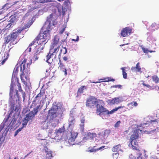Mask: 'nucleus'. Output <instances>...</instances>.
<instances>
[{"mask_svg": "<svg viewBox=\"0 0 159 159\" xmlns=\"http://www.w3.org/2000/svg\"><path fill=\"white\" fill-rule=\"evenodd\" d=\"M50 30L46 29V30L43 33L40 32L36 38L37 43H39L38 50H42L44 45L47 42L50 36L49 31Z\"/></svg>", "mask_w": 159, "mask_h": 159, "instance_id": "1", "label": "nucleus"}, {"mask_svg": "<svg viewBox=\"0 0 159 159\" xmlns=\"http://www.w3.org/2000/svg\"><path fill=\"white\" fill-rule=\"evenodd\" d=\"M22 30L20 29L14 30L12 33L5 38V43L7 44L10 42L12 44H16L18 42L17 38Z\"/></svg>", "mask_w": 159, "mask_h": 159, "instance_id": "2", "label": "nucleus"}, {"mask_svg": "<svg viewBox=\"0 0 159 159\" xmlns=\"http://www.w3.org/2000/svg\"><path fill=\"white\" fill-rule=\"evenodd\" d=\"M58 16L55 13H52L50 14L47 17L46 22L42 28V30H45L46 28L47 29L51 30L52 29L51 27L52 25L55 26L57 23V20Z\"/></svg>", "mask_w": 159, "mask_h": 159, "instance_id": "3", "label": "nucleus"}, {"mask_svg": "<svg viewBox=\"0 0 159 159\" xmlns=\"http://www.w3.org/2000/svg\"><path fill=\"white\" fill-rule=\"evenodd\" d=\"M139 130L136 129L134 131L130 138L129 143V146L131 147L133 150H135L139 151V144L138 141L137 140L139 137Z\"/></svg>", "mask_w": 159, "mask_h": 159, "instance_id": "4", "label": "nucleus"}, {"mask_svg": "<svg viewBox=\"0 0 159 159\" xmlns=\"http://www.w3.org/2000/svg\"><path fill=\"white\" fill-rule=\"evenodd\" d=\"M27 59L26 58H24L23 61L21 63L20 65V71L22 72V73L20 75V78L22 82L25 85H27V82L25 81L24 79V72L25 71L26 69V64H27L26 69L27 70H28L30 69V65L31 64V60H30V63H26Z\"/></svg>", "mask_w": 159, "mask_h": 159, "instance_id": "5", "label": "nucleus"}, {"mask_svg": "<svg viewBox=\"0 0 159 159\" xmlns=\"http://www.w3.org/2000/svg\"><path fill=\"white\" fill-rule=\"evenodd\" d=\"M46 98L45 91L43 90H41L40 93L34 98V100L33 102L32 106H35L36 105L35 102L36 101L39 102L40 104L42 103L43 105L45 101Z\"/></svg>", "mask_w": 159, "mask_h": 159, "instance_id": "6", "label": "nucleus"}, {"mask_svg": "<svg viewBox=\"0 0 159 159\" xmlns=\"http://www.w3.org/2000/svg\"><path fill=\"white\" fill-rule=\"evenodd\" d=\"M15 85V84L13 82L11 81L10 89L9 104L16 105L17 99L15 97V95L14 96L13 95L14 87Z\"/></svg>", "mask_w": 159, "mask_h": 159, "instance_id": "7", "label": "nucleus"}, {"mask_svg": "<svg viewBox=\"0 0 159 159\" xmlns=\"http://www.w3.org/2000/svg\"><path fill=\"white\" fill-rule=\"evenodd\" d=\"M98 101L97 98L93 96H90L86 100V106L91 108L95 107V105L98 103Z\"/></svg>", "mask_w": 159, "mask_h": 159, "instance_id": "8", "label": "nucleus"}, {"mask_svg": "<svg viewBox=\"0 0 159 159\" xmlns=\"http://www.w3.org/2000/svg\"><path fill=\"white\" fill-rule=\"evenodd\" d=\"M9 105L11 111H10L9 114L8 115H7L6 117H5L2 123L4 124L8 121L11 115L14 112V111L17 112L19 109V107L17 105L10 104H9Z\"/></svg>", "mask_w": 159, "mask_h": 159, "instance_id": "9", "label": "nucleus"}, {"mask_svg": "<svg viewBox=\"0 0 159 159\" xmlns=\"http://www.w3.org/2000/svg\"><path fill=\"white\" fill-rule=\"evenodd\" d=\"M96 107L97 112L99 113L98 115L102 117H103V116L106 115V114L108 113V112L107 111V110L103 106L99 104L98 103L97 104Z\"/></svg>", "mask_w": 159, "mask_h": 159, "instance_id": "10", "label": "nucleus"}, {"mask_svg": "<svg viewBox=\"0 0 159 159\" xmlns=\"http://www.w3.org/2000/svg\"><path fill=\"white\" fill-rule=\"evenodd\" d=\"M62 50H61L59 54L58 55V58L59 60V66H58V69L60 70L62 72H64V75H66L67 74L66 70L65 68V66L61 61L60 60L61 55V53Z\"/></svg>", "mask_w": 159, "mask_h": 159, "instance_id": "11", "label": "nucleus"}, {"mask_svg": "<svg viewBox=\"0 0 159 159\" xmlns=\"http://www.w3.org/2000/svg\"><path fill=\"white\" fill-rule=\"evenodd\" d=\"M132 29L129 27L123 28L121 32L120 35L123 37H125L130 35L131 33Z\"/></svg>", "mask_w": 159, "mask_h": 159, "instance_id": "12", "label": "nucleus"}, {"mask_svg": "<svg viewBox=\"0 0 159 159\" xmlns=\"http://www.w3.org/2000/svg\"><path fill=\"white\" fill-rule=\"evenodd\" d=\"M77 132H71L70 137L69 138L68 142L69 143L71 144H74V143L78 135Z\"/></svg>", "mask_w": 159, "mask_h": 159, "instance_id": "13", "label": "nucleus"}, {"mask_svg": "<svg viewBox=\"0 0 159 159\" xmlns=\"http://www.w3.org/2000/svg\"><path fill=\"white\" fill-rule=\"evenodd\" d=\"M131 70L133 72H142V68L140 66V63L138 62L136 64L135 67H132Z\"/></svg>", "mask_w": 159, "mask_h": 159, "instance_id": "14", "label": "nucleus"}, {"mask_svg": "<svg viewBox=\"0 0 159 159\" xmlns=\"http://www.w3.org/2000/svg\"><path fill=\"white\" fill-rule=\"evenodd\" d=\"M65 130V128L64 126L59 128L58 129H56L55 130V133L56 134V136H60V137H62V135L64 133Z\"/></svg>", "mask_w": 159, "mask_h": 159, "instance_id": "15", "label": "nucleus"}, {"mask_svg": "<svg viewBox=\"0 0 159 159\" xmlns=\"http://www.w3.org/2000/svg\"><path fill=\"white\" fill-rule=\"evenodd\" d=\"M60 45H58L57 46H55L52 48V47H50V50L51 54H52L53 55H55V58L56 57L57 53L59 50Z\"/></svg>", "mask_w": 159, "mask_h": 159, "instance_id": "16", "label": "nucleus"}, {"mask_svg": "<svg viewBox=\"0 0 159 159\" xmlns=\"http://www.w3.org/2000/svg\"><path fill=\"white\" fill-rule=\"evenodd\" d=\"M48 114L50 116L51 119L52 120L56 118L58 115V113L55 111V109L54 108L51 109L49 110Z\"/></svg>", "mask_w": 159, "mask_h": 159, "instance_id": "17", "label": "nucleus"}, {"mask_svg": "<svg viewBox=\"0 0 159 159\" xmlns=\"http://www.w3.org/2000/svg\"><path fill=\"white\" fill-rule=\"evenodd\" d=\"M109 103L111 104H118L122 101L120 99V97L115 98L109 100Z\"/></svg>", "mask_w": 159, "mask_h": 159, "instance_id": "18", "label": "nucleus"}, {"mask_svg": "<svg viewBox=\"0 0 159 159\" xmlns=\"http://www.w3.org/2000/svg\"><path fill=\"white\" fill-rule=\"evenodd\" d=\"M48 2V0H38L32 1V6H34L35 8H38L37 4L40 3H44Z\"/></svg>", "mask_w": 159, "mask_h": 159, "instance_id": "19", "label": "nucleus"}, {"mask_svg": "<svg viewBox=\"0 0 159 159\" xmlns=\"http://www.w3.org/2000/svg\"><path fill=\"white\" fill-rule=\"evenodd\" d=\"M10 49L8 52H5L4 56H3V59L0 61V66L3 65L8 58L9 56V52Z\"/></svg>", "mask_w": 159, "mask_h": 159, "instance_id": "20", "label": "nucleus"}, {"mask_svg": "<svg viewBox=\"0 0 159 159\" xmlns=\"http://www.w3.org/2000/svg\"><path fill=\"white\" fill-rule=\"evenodd\" d=\"M75 122V119L73 116H71L69 119V128H73Z\"/></svg>", "mask_w": 159, "mask_h": 159, "instance_id": "21", "label": "nucleus"}, {"mask_svg": "<svg viewBox=\"0 0 159 159\" xmlns=\"http://www.w3.org/2000/svg\"><path fill=\"white\" fill-rule=\"evenodd\" d=\"M16 79H17L18 83L17 86L18 87V90L20 92H21L22 95V97L23 98V100H24L25 98V93L23 91L22 89L20 84L18 82V79L16 78Z\"/></svg>", "mask_w": 159, "mask_h": 159, "instance_id": "22", "label": "nucleus"}, {"mask_svg": "<svg viewBox=\"0 0 159 159\" xmlns=\"http://www.w3.org/2000/svg\"><path fill=\"white\" fill-rule=\"evenodd\" d=\"M58 42L59 39H58L56 36H55L52 41V44L50 47H52V48H53L54 47H55V46H58V45H60L58 44Z\"/></svg>", "mask_w": 159, "mask_h": 159, "instance_id": "23", "label": "nucleus"}, {"mask_svg": "<svg viewBox=\"0 0 159 159\" xmlns=\"http://www.w3.org/2000/svg\"><path fill=\"white\" fill-rule=\"evenodd\" d=\"M84 89H87L86 86H81L78 90L76 97L77 98L80 95V94L81 93H83L84 92Z\"/></svg>", "mask_w": 159, "mask_h": 159, "instance_id": "24", "label": "nucleus"}, {"mask_svg": "<svg viewBox=\"0 0 159 159\" xmlns=\"http://www.w3.org/2000/svg\"><path fill=\"white\" fill-rule=\"evenodd\" d=\"M35 115L33 111H31L26 115L25 118H26V119H27L30 120L33 119Z\"/></svg>", "mask_w": 159, "mask_h": 159, "instance_id": "25", "label": "nucleus"}, {"mask_svg": "<svg viewBox=\"0 0 159 159\" xmlns=\"http://www.w3.org/2000/svg\"><path fill=\"white\" fill-rule=\"evenodd\" d=\"M53 55L52 54H51L50 52V51L49 50V52L48 53V54L46 56V61L49 63H51L52 61V59H51L52 56Z\"/></svg>", "mask_w": 159, "mask_h": 159, "instance_id": "26", "label": "nucleus"}, {"mask_svg": "<svg viewBox=\"0 0 159 159\" xmlns=\"http://www.w3.org/2000/svg\"><path fill=\"white\" fill-rule=\"evenodd\" d=\"M121 146L120 144L114 146L111 149L112 151L113 152H118L121 150Z\"/></svg>", "mask_w": 159, "mask_h": 159, "instance_id": "27", "label": "nucleus"}, {"mask_svg": "<svg viewBox=\"0 0 159 159\" xmlns=\"http://www.w3.org/2000/svg\"><path fill=\"white\" fill-rule=\"evenodd\" d=\"M15 25V22L13 21L12 19L10 21V23L7 24V25L5 27V30H9L11 27H12Z\"/></svg>", "mask_w": 159, "mask_h": 159, "instance_id": "28", "label": "nucleus"}, {"mask_svg": "<svg viewBox=\"0 0 159 159\" xmlns=\"http://www.w3.org/2000/svg\"><path fill=\"white\" fill-rule=\"evenodd\" d=\"M42 106L40 105L37 106L35 108H34L33 111L34 114L36 115L39 111L42 108Z\"/></svg>", "mask_w": 159, "mask_h": 159, "instance_id": "29", "label": "nucleus"}, {"mask_svg": "<svg viewBox=\"0 0 159 159\" xmlns=\"http://www.w3.org/2000/svg\"><path fill=\"white\" fill-rule=\"evenodd\" d=\"M126 67H122L121 69L122 70V75L123 77L125 79H126L127 78V74L125 72V69Z\"/></svg>", "mask_w": 159, "mask_h": 159, "instance_id": "30", "label": "nucleus"}, {"mask_svg": "<svg viewBox=\"0 0 159 159\" xmlns=\"http://www.w3.org/2000/svg\"><path fill=\"white\" fill-rule=\"evenodd\" d=\"M133 105L134 106L136 107L138 105V104L137 102H135L133 101L132 102H131L129 103L127 105V106H131V107H129L130 108H131V109L133 108Z\"/></svg>", "mask_w": 159, "mask_h": 159, "instance_id": "31", "label": "nucleus"}, {"mask_svg": "<svg viewBox=\"0 0 159 159\" xmlns=\"http://www.w3.org/2000/svg\"><path fill=\"white\" fill-rule=\"evenodd\" d=\"M153 81L156 83L159 82V78L157 75H154L152 77Z\"/></svg>", "mask_w": 159, "mask_h": 159, "instance_id": "32", "label": "nucleus"}, {"mask_svg": "<svg viewBox=\"0 0 159 159\" xmlns=\"http://www.w3.org/2000/svg\"><path fill=\"white\" fill-rule=\"evenodd\" d=\"M96 135L95 133H88V138L93 139L94 137H95Z\"/></svg>", "mask_w": 159, "mask_h": 159, "instance_id": "33", "label": "nucleus"}, {"mask_svg": "<svg viewBox=\"0 0 159 159\" xmlns=\"http://www.w3.org/2000/svg\"><path fill=\"white\" fill-rule=\"evenodd\" d=\"M19 66H16L14 70V72L13 73L12 77H14L16 76V75H17V73L18 71Z\"/></svg>", "mask_w": 159, "mask_h": 159, "instance_id": "34", "label": "nucleus"}, {"mask_svg": "<svg viewBox=\"0 0 159 159\" xmlns=\"http://www.w3.org/2000/svg\"><path fill=\"white\" fill-rule=\"evenodd\" d=\"M103 80H104V82H109V81H112L114 82L115 81V80L113 79L111 77H107L106 78H105Z\"/></svg>", "mask_w": 159, "mask_h": 159, "instance_id": "35", "label": "nucleus"}, {"mask_svg": "<svg viewBox=\"0 0 159 159\" xmlns=\"http://www.w3.org/2000/svg\"><path fill=\"white\" fill-rule=\"evenodd\" d=\"M29 120L27 119H26V118H25L24 120L23 121L22 126L21 127H23V128L24 127L27 125Z\"/></svg>", "mask_w": 159, "mask_h": 159, "instance_id": "36", "label": "nucleus"}, {"mask_svg": "<svg viewBox=\"0 0 159 159\" xmlns=\"http://www.w3.org/2000/svg\"><path fill=\"white\" fill-rule=\"evenodd\" d=\"M104 147H105L104 146H102L97 148V149H96V150L94 149H91L89 150V151L90 152H95L97 150H101V149L104 148Z\"/></svg>", "mask_w": 159, "mask_h": 159, "instance_id": "37", "label": "nucleus"}, {"mask_svg": "<svg viewBox=\"0 0 159 159\" xmlns=\"http://www.w3.org/2000/svg\"><path fill=\"white\" fill-rule=\"evenodd\" d=\"M22 129L23 127L20 128L19 129L17 130L15 133L14 136H16L18 134V133L22 130Z\"/></svg>", "mask_w": 159, "mask_h": 159, "instance_id": "38", "label": "nucleus"}, {"mask_svg": "<svg viewBox=\"0 0 159 159\" xmlns=\"http://www.w3.org/2000/svg\"><path fill=\"white\" fill-rule=\"evenodd\" d=\"M141 48L143 52L145 53H148V50L147 48H144L142 46H141Z\"/></svg>", "mask_w": 159, "mask_h": 159, "instance_id": "39", "label": "nucleus"}, {"mask_svg": "<svg viewBox=\"0 0 159 159\" xmlns=\"http://www.w3.org/2000/svg\"><path fill=\"white\" fill-rule=\"evenodd\" d=\"M142 84L144 86H146L147 88H149L150 89H151V88H152V89H154L155 88V86H152V87L148 84H145L144 83H142Z\"/></svg>", "mask_w": 159, "mask_h": 159, "instance_id": "40", "label": "nucleus"}, {"mask_svg": "<svg viewBox=\"0 0 159 159\" xmlns=\"http://www.w3.org/2000/svg\"><path fill=\"white\" fill-rule=\"evenodd\" d=\"M43 150L45 152V153H47L51 151L46 146H45L44 147Z\"/></svg>", "mask_w": 159, "mask_h": 159, "instance_id": "41", "label": "nucleus"}, {"mask_svg": "<svg viewBox=\"0 0 159 159\" xmlns=\"http://www.w3.org/2000/svg\"><path fill=\"white\" fill-rule=\"evenodd\" d=\"M122 85L120 84H118L117 85H114L111 86V87L112 88H118L119 89H121L122 88Z\"/></svg>", "mask_w": 159, "mask_h": 159, "instance_id": "42", "label": "nucleus"}, {"mask_svg": "<svg viewBox=\"0 0 159 159\" xmlns=\"http://www.w3.org/2000/svg\"><path fill=\"white\" fill-rule=\"evenodd\" d=\"M5 126V124L4 123H2L0 125V132L2 130V129L4 128Z\"/></svg>", "mask_w": 159, "mask_h": 159, "instance_id": "43", "label": "nucleus"}, {"mask_svg": "<svg viewBox=\"0 0 159 159\" xmlns=\"http://www.w3.org/2000/svg\"><path fill=\"white\" fill-rule=\"evenodd\" d=\"M5 126V124L4 123H2L0 125V132L2 130V129L4 128Z\"/></svg>", "mask_w": 159, "mask_h": 159, "instance_id": "44", "label": "nucleus"}, {"mask_svg": "<svg viewBox=\"0 0 159 159\" xmlns=\"http://www.w3.org/2000/svg\"><path fill=\"white\" fill-rule=\"evenodd\" d=\"M120 121H118L115 125V127H119L120 124Z\"/></svg>", "mask_w": 159, "mask_h": 159, "instance_id": "45", "label": "nucleus"}, {"mask_svg": "<svg viewBox=\"0 0 159 159\" xmlns=\"http://www.w3.org/2000/svg\"><path fill=\"white\" fill-rule=\"evenodd\" d=\"M36 38L34 39V41H33L31 43H30V44L29 45V47H30L33 45H34V43L36 42Z\"/></svg>", "mask_w": 159, "mask_h": 159, "instance_id": "46", "label": "nucleus"}, {"mask_svg": "<svg viewBox=\"0 0 159 159\" xmlns=\"http://www.w3.org/2000/svg\"><path fill=\"white\" fill-rule=\"evenodd\" d=\"M119 155V153L118 152H116L115 153H114L113 154V158L115 157V158H117L118 157Z\"/></svg>", "mask_w": 159, "mask_h": 159, "instance_id": "47", "label": "nucleus"}, {"mask_svg": "<svg viewBox=\"0 0 159 159\" xmlns=\"http://www.w3.org/2000/svg\"><path fill=\"white\" fill-rule=\"evenodd\" d=\"M15 92L16 93V95L17 97V98L19 99V94L18 93V90H15Z\"/></svg>", "mask_w": 159, "mask_h": 159, "instance_id": "48", "label": "nucleus"}, {"mask_svg": "<svg viewBox=\"0 0 159 159\" xmlns=\"http://www.w3.org/2000/svg\"><path fill=\"white\" fill-rule=\"evenodd\" d=\"M84 123H81L80 124V128L82 130H83L84 129Z\"/></svg>", "mask_w": 159, "mask_h": 159, "instance_id": "49", "label": "nucleus"}, {"mask_svg": "<svg viewBox=\"0 0 159 159\" xmlns=\"http://www.w3.org/2000/svg\"><path fill=\"white\" fill-rule=\"evenodd\" d=\"M107 111L108 112V113L106 114V115H109V114H112L114 112V111H113V109L112 110H111L110 111H109L108 110H107Z\"/></svg>", "mask_w": 159, "mask_h": 159, "instance_id": "50", "label": "nucleus"}, {"mask_svg": "<svg viewBox=\"0 0 159 159\" xmlns=\"http://www.w3.org/2000/svg\"><path fill=\"white\" fill-rule=\"evenodd\" d=\"M33 58L34 59L35 61H36L38 59V57L37 54L34 55L33 57Z\"/></svg>", "mask_w": 159, "mask_h": 159, "instance_id": "51", "label": "nucleus"}, {"mask_svg": "<svg viewBox=\"0 0 159 159\" xmlns=\"http://www.w3.org/2000/svg\"><path fill=\"white\" fill-rule=\"evenodd\" d=\"M79 37L78 36H77V38H76V39H72V41H77L79 40Z\"/></svg>", "mask_w": 159, "mask_h": 159, "instance_id": "52", "label": "nucleus"}, {"mask_svg": "<svg viewBox=\"0 0 159 159\" xmlns=\"http://www.w3.org/2000/svg\"><path fill=\"white\" fill-rule=\"evenodd\" d=\"M63 49H64L65 50V52L63 53V54H66L67 52V50L66 48H63Z\"/></svg>", "mask_w": 159, "mask_h": 159, "instance_id": "53", "label": "nucleus"}, {"mask_svg": "<svg viewBox=\"0 0 159 159\" xmlns=\"http://www.w3.org/2000/svg\"><path fill=\"white\" fill-rule=\"evenodd\" d=\"M63 60H64L65 61H66L68 59L67 57H63Z\"/></svg>", "mask_w": 159, "mask_h": 159, "instance_id": "54", "label": "nucleus"}, {"mask_svg": "<svg viewBox=\"0 0 159 159\" xmlns=\"http://www.w3.org/2000/svg\"><path fill=\"white\" fill-rule=\"evenodd\" d=\"M85 121V120L84 119H82L81 120V123H84Z\"/></svg>", "mask_w": 159, "mask_h": 159, "instance_id": "55", "label": "nucleus"}, {"mask_svg": "<svg viewBox=\"0 0 159 159\" xmlns=\"http://www.w3.org/2000/svg\"><path fill=\"white\" fill-rule=\"evenodd\" d=\"M118 108L117 107H116L113 110V111H114V112L115 111H117L118 110Z\"/></svg>", "mask_w": 159, "mask_h": 159, "instance_id": "56", "label": "nucleus"}, {"mask_svg": "<svg viewBox=\"0 0 159 159\" xmlns=\"http://www.w3.org/2000/svg\"><path fill=\"white\" fill-rule=\"evenodd\" d=\"M125 107V106H119L118 107V109H119L120 108H124Z\"/></svg>", "mask_w": 159, "mask_h": 159, "instance_id": "57", "label": "nucleus"}, {"mask_svg": "<svg viewBox=\"0 0 159 159\" xmlns=\"http://www.w3.org/2000/svg\"><path fill=\"white\" fill-rule=\"evenodd\" d=\"M64 31V29H62L61 31V32H60L61 34H62Z\"/></svg>", "mask_w": 159, "mask_h": 159, "instance_id": "58", "label": "nucleus"}, {"mask_svg": "<svg viewBox=\"0 0 159 159\" xmlns=\"http://www.w3.org/2000/svg\"><path fill=\"white\" fill-rule=\"evenodd\" d=\"M91 82V83H100V82H99V81H97V82L93 81V82Z\"/></svg>", "mask_w": 159, "mask_h": 159, "instance_id": "59", "label": "nucleus"}, {"mask_svg": "<svg viewBox=\"0 0 159 159\" xmlns=\"http://www.w3.org/2000/svg\"><path fill=\"white\" fill-rule=\"evenodd\" d=\"M7 156V158H8V159H11L10 157L9 154H8Z\"/></svg>", "mask_w": 159, "mask_h": 159, "instance_id": "60", "label": "nucleus"}, {"mask_svg": "<svg viewBox=\"0 0 159 159\" xmlns=\"http://www.w3.org/2000/svg\"><path fill=\"white\" fill-rule=\"evenodd\" d=\"M155 52V51H153L152 50H148V52H150V53L152 52Z\"/></svg>", "mask_w": 159, "mask_h": 159, "instance_id": "61", "label": "nucleus"}, {"mask_svg": "<svg viewBox=\"0 0 159 159\" xmlns=\"http://www.w3.org/2000/svg\"><path fill=\"white\" fill-rule=\"evenodd\" d=\"M28 48H29V52H31V48L30 47H29Z\"/></svg>", "mask_w": 159, "mask_h": 159, "instance_id": "62", "label": "nucleus"}, {"mask_svg": "<svg viewBox=\"0 0 159 159\" xmlns=\"http://www.w3.org/2000/svg\"><path fill=\"white\" fill-rule=\"evenodd\" d=\"M125 45V44H121V45H120V46L121 47L122 46H123Z\"/></svg>", "mask_w": 159, "mask_h": 159, "instance_id": "63", "label": "nucleus"}, {"mask_svg": "<svg viewBox=\"0 0 159 159\" xmlns=\"http://www.w3.org/2000/svg\"><path fill=\"white\" fill-rule=\"evenodd\" d=\"M59 2H61L63 1L64 0H57Z\"/></svg>", "mask_w": 159, "mask_h": 159, "instance_id": "64", "label": "nucleus"}]
</instances>
